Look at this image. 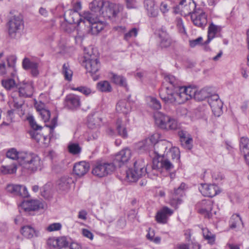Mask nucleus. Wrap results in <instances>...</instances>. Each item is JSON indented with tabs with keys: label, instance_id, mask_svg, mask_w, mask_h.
I'll return each mask as SVG.
<instances>
[{
	"label": "nucleus",
	"instance_id": "f257e3e1",
	"mask_svg": "<svg viewBox=\"0 0 249 249\" xmlns=\"http://www.w3.org/2000/svg\"><path fill=\"white\" fill-rule=\"evenodd\" d=\"M164 80V83L170 85V86L162 88L160 90V96L166 104H180L192 98L202 101L211 96L207 89L198 90L195 87H180L178 79L173 75L165 76Z\"/></svg>",
	"mask_w": 249,
	"mask_h": 249
},
{
	"label": "nucleus",
	"instance_id": "f03ea898",
	"mask_svg": "<svg viewBox=\"0 0 249 249\" xmlns=\"http://www.w3.org/2000/svg\"><path fill=\"white\" fill-rule=\"evenodd\" d=\"M6 158L17 160L25 168L34 171L41 167L40 158L36 154L24 151H18L15 148L9 149L6 153Z\"/></svg>",
	"mask_w": 249,
	"mask_h": 249
},
{
	"label": "nucleus",
	"instance_id": "7ed1b4c3",
	"mask_svg": "<svg viewBox=\"0 0 249 249\" xmlns=\"http://www.w3.org/2000/svg\"><path fill=\"white\" fill-rule=\"evenodd\" d=\"M180 159L179 149L176 147L173 148L166 154V157H161L159 159H154L153 161V169L154 170L160 169L171 171L176 164H178Z\"/></svg>",
	"mask_w": 249,
	"mask_h": 249
},
{
	"label": "nucleus",
	"instance_id": "20e7f679",
	"mask_svg": "<svg viewBox=\"0 0 249 249\" xmlns=\"http://www.w3.org/2000/svg\"><path fill=\"white\" fill-rule=\"evenodd\" d=\"M145 165L142 159L136 160L134 164V169H129L126 171V179L130 182H135L146 173L150 178H153L158 175L159 172L161 171L160 169L154 170L152 165V170L148 172L147 168H144Z\"/></svg>",
	"mask_w": 249,
	"mask_h": 249
},
{
	"label": "nucleus",
	"instance_id": "39448f33",
	"mask_svg": "<svg viewBox=\"0 0 249 249\" xmlns=\"http://www.w3.org/2000/svg\"><path fill=\"white\" fill-rule=\"evenodd\" d=\"M154 119L156 124L161 129L174 130L178 127V123L175 118L161 112L156 113Z\"/></svg>",
	"mask_w": 249,
	"mask_h": 249
},
{
	"label": "nucleus",
	"instance_id": "423d86ee",
	"mask_svg": "<svg viewBox=\"0 0 249 249\" xmlns=\"http://www.w3.org/2000/svg\"><path fill=\"white\" fill-rule=\"evenodd\" d=\"M24 28V21L22 17L19 14L12 16L7 23V30L11 38H16L20 35Z\"/></svg>",
	"mask_w": 249,
	"mask_h": 249
},
{
	"label": "nucleus",
	"instance_id": "0eeeda50",
	"mask_svg": "<svg viewBox=\"0 0 249 249\" xmlns=\"http://www.w3.org/2000/svg\"><path fill=\"white\" fill-rule=\"evenodd\" d=\"M115 170L113 163L97 161L93 166L92 174L96 177L103 178L112 173Z\"/></svg>",
	"mask_w": 249,
	"mask_h": 249
},
{
	"label": "nucleus",
	"instance_id": "6e6552de",
	"mask_svg": "<svg viewBox=\"0 0 249 249\" xmlns=\"http://www.w3.org/2000/svg\"><path fill=\"white\" fill-rule=\"evenodd\" d=\"M197 8L193 0H181L178 4L174 7L173 12L183 16H191Z\"/></svg>",
	"mask_w": 249,
	"mask_h": 249
},
{
	"label": "nucleus",
	"instance_id": "1a4fd4ad",
	"mask_svg": "<svg viewBox=\"0 0 249 249\" xmlns=\"http://www.w3.org/2000/svg\"><path fill=\"white\" fill-rule=\"evenodd\" d=\"M191 19L193 24L203 29L207 23V15L205 12L198 7L190 16Z\"/></svg>",
	"mask_w": 249,
	"mask_h": 249
},
{
	"label": "nucleus",
	"instance_id": "9d476101",
	"mask_svg": "<svg viewBox=\"0 0 249 249\" xmlns=\"http://www.w3.org/2000/svg\"><path fill=\"white\" fill-rule=\"evenodd\" d=\"M159 137L154 134L137 143V148L142 151H148L152 149L157 143Z\"/></svg>",
	"mask_w": 249,
	"mask_h": 249
},
{
	"label": "nucleus",
	"instance_id": "9b49d317",
	"mask_svg": "<svg viewBox=\"0 0 249 249\" xmlns=\"http://www.w3.org/2000/svg\"><path fill=\"white\" fill-rule=\"evenodd\" d=\"M85 68L91 74H95L99 70L100 63L97 57L94 54L85 56Z\"/></svg>",
	"mask_w": 249,
	"mask_h": 249
},
{
	"label": "nucleus",
	"instance_id": "f8f14e48",
	"mask_svg": "<svg viewBox=\"0 0 249 249\" xmlns=\"http://www.w3.org/2000/svg\"><path fill=\"white\" fill-rule=\"evenodd\" d=\"M173 148L172 144L167 141H158L154 145V151L159 159L163 156L166 157V154Z\"/></svg>",
	"mask_w": 249,
	"mask_h": 249
},
{
	"label": "nucleus",
	"instance_id": "ddd939ff",
	"mask_svg": "<svg viewBox=\"0 0 249 249\" xmlns=\"http://www.w3.org/2000/svg\"><path fill=\"white\" fill-rule=\"evenodd\" d=\"M131 156V150L128 148H124L115 154L113 163L121 166L128 162Z\"/></svg>",
	"mask_w": 249,
	"mask_h": 249
},
{
	"label": "nucleus",
	"instance_id": "4468645a",
	"mask_svg": "<svg viewBox=\"0 0 249 249\" xmlns=\"http://www.w3.org/2000/svg\"><path fill=\"white\" fill-rule=\"evenodd\" d=\"M186 184L182 183L180 185L177 189H175L174 192L171 195L170 199V205L177 209L178 206L182 203L181 197L184 194V190L185 188Z\"/></svg>",
	"mask_w": 249,
	"mask_h": 249
},
{
	"label": "nucleus",
	"instance_id": "2eb2a0df",
	"mask_svg": "<svg viewBox=\"0 0 249 249\" xmlns=\"http://www.w3.org/2000/svg\"><path fill=\"white\" fill-rule=\"evenodd\" d=\"M158 36L160 38L159 46L161 48H167L171 46L173 40L167 32L165 27L162 26L158 30Z\"/></svg>",
	"mask_w": 249,
	"mask_h": 249
},
{
	"label": "nucleus",
	"instance_id": "dca6fc26",
	"mask_svg": "<svg viewBox=\"0 0 249 249\" xmlns=\"http://www.w3.org/2000/svg\"><path fill=\"white\" fill-rule=\"evenodd\" d=\"M199 213L203 214L205 217L209 218L211 212L213 209V202L210 199H204L197 203L196 206Z\"/></svg>",
	"mask_w": 249,
	"mask_h": 249
},
{
	"label": "nucleus",
	"instance_id": "f3484780",
	"mask_svg": "<svg viewBox=\"0 0 249 249\" xmlns=\"http://www.w3.org/2000/svg\"><path fill=\"white\" fill-rule=\"evenodd\" d=\"M33 83L31 81H23L21 83L18 88V95L20 97H30L34 92Z\"/></svg>",
	"mask_w": 249,
	"mask_h": 249
},
{
	"label": "nucleus",
	"instance_id": "a211bd4d",
	"mask_svg": "<svg viewBox=\"0 0 249 249\" xmlns=\"http://www.w3.org/2000/svg\"><path fill=\"white\" fill-rule=\"evenodd\" d=\"M44 204L42 201L38 200H30L24 201L21 204L20 208L25 212L35 211L43 209Z\"/></svg>",
	"mask_w": 249,
	"mask_h": 249
},
{
	"label": "nucleus",
	"instance_id": "6ab92c4d",
	"mask_svg": "<svg viewBox=\"0 0 249 249\" xmlns=\"http://www.w3.org/2000/svg\"><path fill=\"white\" fill-rule=\"evenodd\" d=\"M6 190L14 195L23 197H27L29 196L26 187L21 185L8 184L6 187Z\"/></svg>",
	"mask_w": 249,
	"mask_h": 249
},
{
	"label": "nucleus",
	"instance_id": "aec40b11",
	"mask_svg": "<svg viewBox=\"0 0 249 249\" xmlns=\"http://www.w3.org/2000/svg\"><path fill=\"white\" fill-rule=\"evenodd\" d=\"M208 102L211 106L212 111L215 115L219 116L221 112L223 103L219 99L217 94L211 95L208 99Z\"/></svg>",
	"mask_w": 249,
	"mask_h": 249
},
{
	"label": "nucleus",
	"instance_id": "412c9836",
	"mask_svg": "<svg viewBox=\"0 0 249 249\" xmlns=\"http://www.w3.org/2000/svg\"><path fill=\"white\" fill-rule=\"evenodd\" d=\"M199 190L204 196L211 197L215 196L220 192L219 187L215 184H202Z\"/></svg>",
	"mask_w": 249,
	"mask_h": 249
},
{
	"label": "nucleus",
	"instance_id": "4be33fe9",
	"mask_svg": "<svg viewBox=\"0 0 249 249\" xmlns=\"http://www.w3.org/2000/svg\"><path fill=\"white\" fill-rule=\"evenodd\" d=\"M173 213L172 209L164 206L157 212L156 220L159 223L165 224L167 222L169 217L172 215Z\"/></svg>",
	"mask_w": 249,
	"mask_h": 249
},
{
	"label": "nucleus",
	"instance_id": "5701e85b",
	"mask_svg": "<svg viewBox=\"0 0 249 249\" xmlns=\"http://www.w3.org/2000/svg\"><path fill=\"white\" fill-rule=\"evenodd\" d=\"M67 106L71 109H75L80 107L81 105V99L79 96L70 94L65 98Z\"/></svg>",
	"mask_w": 249,
	"mask_h": 249
},
{
	"label": "nucleus",
	"instance_id": "b1692460",
	"mask_svg": "<svg viewBox=\"0 0 249 249\" xmlns=\"http://www.w3.org/2000/svg\"><path fill=\"white\" fill-rule=\"evenodd\" d=\"M89 165L85 161L76 163L73 166V171L77 176L82 177L85 175L89 170Z\"/></svg>",
	"mask_w": 249,
	"mask_h": 249
},
{
	"label": "nucleus",
	"instance_id": "393cba45",
	"mask_svg": "<svg viewBox=\"0 0 249 249\" xmlns=\"http://www.w3.org/2000/svg\"><path fill=\"white\" fill-rule=\"evenodd\" d=\"M123 10V7L119 4L108 3L106 12L108 18L116 17Z\"/></svg>",
	"mask_w": 249,
	"mask_h": 249
},
{
	"label": "nucleus",
	"instance_id": "a878e982",
	"mask_svg": "<svg viewBox=\"0 0 249 249\" xmlns=\"http://www.w3.org/2000/svg\"><path fill=\"white\" fill-rule=\"evenodd\" d=\"M12 78H7L1 81V85L7 90L15 91L18 88V84L14 78L15 77V74L12 73Z\"/></svg>",
	"mask_w": 249,
	"mask_h": 249
},
{
	"label": "nucleus",
	"instance_id": "bb28decb",
	"mask_svg": "<svg viewBox=\"0 0 249 249\" xmlns=\"http://www.w3.org/2000/svg\"><path fill=\"white\" fill-rule=\"evenodd\" d=\"M116 110L119 113L127 114L131 110L130 104L126 100H121L117 103Z\"/></svg>",
	"mask_w": 249,
	"mask_h": 249
},
{
	"label": "nucleus",
	"instance_id": "cd10ccee",
	"mask_svg": "<svg viewBox=\"0 0 249 249\" xmlns=\"http://www.w3.org/2000/svg\"><path fill=\"white\" fill-rule=\"evenodd\" d=\"M73 182L71 178L64 176L60 178L57 182L58 188L62 191H67L70 188L71 184Z\"/></svg>",
	"mask_w": 249,
	"mask_h": 249
},
{
	"label": "nucleus",
	"instance_id": "c85d7f7f",
	"mask_svg": "<svg viewBox=\"0 0 249 249\" xmlns=\"http://www.w3.org/2000/svg\"><path fill=\"white\" fill-rule=\"evenodd\" d=\"M105 4V2L103 0H94L90 3L89 8L91 12L99 16L104 13V12H102V9Z\"/></svg>",
	"mask_w": 249,
	"mask_h": 249
},
{
	"label": "nucleus",
	"instance_id": "c756f323",
	"mask_svg": "<svg viewBox=\"0 0 249 249\" xmlns=\"http://www.w3.org/2000/svg\"><path fill=\"white\" fill-rule=\"evenodd\" d=\"M21 232L22 234L27 238H32L39 236V232L36 230L32 226L26 225L22 227Z\"/></svg>",
	"mask_w": 249,
	"mask_h": 249
},
{
	"label": "nucleus",
	"instance_id": "7c9ffc66",
	"mask_svg": "<svg viewBox=\"0 0 249 249\" xmlns=\"http://www.w3.org/2000/svg\"><path fill=\"white\" fill-rule=\"evenodd\" d=\"M104 23L99 21L98 18H97V20H95L90 24L89 32L92 35H97L104 29Z\"/></svg>",
	"mask_w": 249,
	"mask_h": 249
},
{
	"label": "nucleus",
	"instance_id": "2f4dec72",
	"mask_svg": "<svg viewBox=\"0 0 249 249\" xmlns=\"http://www.w3.org/2000/svg\"><path fill=\"white\" fill-rule=\"evenodd\" d=\"M221 30V27L216 25L212 23L209 27L208 32V39L206 41V44L209 43L213 38L215 37V35L220 32Z\"/></svg>",
	"mask_w": 249,
	"mask_h": 249
},
{
	"label": "nucleus",
	"instance_id": "473e14b6",
	"mask_svg": "<svg viewBox=\"0 0 249 249\" xmlns=\"http://www.w3.org/2000/svg\"><path fill=\"white\" fill-rule=\"evenodd\" d=\"M145 6L148 14L151 17H155L158 14V10L155 7L154 0H145Z\"/></svg>",
	"mask_w": 249,
	"mask_h": 249
},
{
	"label": "nucleus",
	"instance_id": "72a5a7b5",
	"mask_svg": "<svg viewBox=\"0 0 249 249\" xmlns=\"http://www.w3.org/2000/svg\"><path fill=\"white\" fill-rule=\"evenodd\" d=\"M241 226L243 227L241 218L238 214H233L230 220V227L232 229H238Z\"/></svg>",
	"mask_w": 249,
	"mask_h": 249
},
{
	"label": "nucleus",
	"instance_id": "f704fd0d",
	"mask_svg": "<svg viewBox=\"0 0 249 249\" xmlns=\"http://www.w3.org/2000/svg\"><path fill=\"white\" fill-rule=\"evenodd\" d=\"M109 77L111 81L116 85L126 87V79L123 76L112 72L110 73Z\"/></svg>",
	"mask_w": 249,
	"mask_h": 249
},
{
	"label": "nucleus",
	"instance_id": "c9c22d12",
	"mask_svg": "<svg viewBox=\"0 0 249 249\" xmlns=\"http://www.w3.org/2000/svg\"><path fill=\"white\" fill-rule=\"evenodd\" d=\"M116 128L119 135L124 138L127 137V132L125 126V123L124 121L120 119H118L116 122Z\"/></svg>",
	"mask_w": 249,
	"mask_h": 249
},
{
	"label": "nucleus",
	"instance_id": "e433bc0d",
	"mask_svg": "<svg viewBox=\"0 0 249 249\" xmlns=\"http://www.w3.org/2000/svg\"><path fill=\"white\" fill-rule=\"evenodd\" d=\"M17 170V164L13 163L10 165H2L0 168V173L3 175L14 174Z\"/></svg>",
	"mask_w": 249,
	"mask_h": 249
},
{
	"label": "nucleus",
	"instance_id": "4c0bfd02",
	"mask_svg": "<svg viewBox=\"0 0 249 249\" xmlns=\"http://www.w3.org/2000/svg\"><path fill=\"white\" fill-rule=\"evenodd\" d=\"M66 14H69L70 17L71 18V19H68V21L71 23H75L78 25L80 22H82V18H81L80 15L77 12L70 10L66 12L65 14V16Z\"/></svg>",
	"mask_w": 249,
	"mask_h": 249
},
{
	"label": "nucleus",
	"instance_id": "58836bf2",
	"mask_svg": "<svg viewBox=\"0 0 249 249\" xmlns=\"http://www.w3.org/2000/svg\"><path fill=\"white\" fill-rule=\"evenodd\" d=\"M146 103L149 107L154 109L158 110L160 109L161 107V105L160 101L154 97H147Z\"/></svg>",
	"mask_w": 249,
	"mask_h": 249
},
{
	"label": "nucleus",
	"instance_id": "ea45409f",
	"mask_svg": "<svg viewBox=\"0 0 249 249\" xmlns=\"http://www.w3.org/2000/svg\"><path fill=\"white\" fill-rule=\"evenodd\" d=\"M12 98L9 101L10 107L12 109L20 108L23 104V101L19 97L12 96Z\"/></svg>",
	"mask_w": 249,
	"mask_h": 249
},
{
	"label": "nucleus",
	"instance_id": "a19ab883",
	"mask_svg": "<svg viewBox=\"0 0 249 249\" xmlns=\"http://www.w3.org/2000/svg\"><path fill=\"white\" fill-rule=\"evenodd\" d=\"M97 16L94 13L89 11L84 12L80 15V17L82 18V22H85V20H87L89 24L95 20H97Z\"/></svg>",
	"mask_w": 249,
	"mask_h": 249
},
{
	"label": "nucleus",
	"instance_id": "79ce46f5",
	"mask_svg": "<svg viewBox=\"0 0 249 249\" xmlns=\"http://www.w3.org/2000/svg\"><path fill=\"white\" fill-rule=\"evenodd\" d=\"M52 186L51 183H47L41 189V195L45 199H49L52 196Z\"/></svg>",
	"mask_w": 249,
	"mask_h": 249
},
{
	"label": "nucleus",
	"instance_id": "37998d69",
	"mask_svg": "<svg viewBox=\"0 0 249 249\" xmlns=\"http://www.w3.org/2000/svg\"><path fill=\"white\" fill-rule=\"evenodd\" d=\"M97 89L102 92H109L112 90V87L109 82L102 81L97 84Z\"/></svg>",
	"mask_w": 249,
	"mask_h": 249
},
{
	"label": "nucleus",
	"instance_id": "c03bdc74",
	"mask_svg": "<svg viewBox=\"0 0 249 249\" xmlns=\"http://www.w3.org/2000/svg\"><path fill=\"white\" fill-rule=\"evenodd\" d=\"M202 233L205 239L207 240L208 243L213 244L215 241V236L208 228L202 229Z\"/></svg>",
	"mask_w": 249,
	"mask_h": 249
},
{
	"label": "nucleus",
	"instance_id": "a18cd8bd",
	"mask_svg": "<svg viewBox=\"0 0 249 249\" xmlns=\"http://www.w3.org/2000/svg\"><path fill=\"white\" fill-rule=\"evenodd\" d=\"M22 66L25 70H31L35 68H38V63L36 61L31 60L29 58H25L22 61Z\"/></svg>",
	"mask_w": 249,
	"mask_h": 249
},
{
	"label": "nucleus",
	"instance_id": "49530a36",
	"mask_svg": "<svg viewBox=\"0 0 249 249\" xmlns=\"http://www.w3.org/2000/svg\"><path fill=\"white\" fill-rule=\"evenodd\" d=\"M62 73L63 74L65 79L68 81H71L72 78V71L70 69L69 65L68 63H65L63 65Z\"/></svg>",
	"mask_w": 249,
	"mask_h": 249
},
{
	"label": "nucleus",
	"instance_id": "de8ad7c7",
	"mask_svg": "<svg viewBox=\"0 0 249 249\" xmlns=\"http://www.w3.org/2000/svg\"><path fill=\"white\" fill-rule=\"evenodd\" d=\"M199 245L197 243L181 244L177 246V249H199Z\"/></svg>",
	"mask_w": 249,
	"mask_h": 249
},
{
	"label": "nucleus",
	"instance_id": "09e8293b",
	"mask_svg": "<svg viewBox=\"0 0 249 249\" xmlns=\"http://www.w3.org/2000/svg\"><path fill=\"white\" fill-rule=\"evenodd\" d=\"M240 147L241 151L246 152L249 151V140L247 138L242 137L240 140Z\"/></svg>",
	"mask_w": 249,
	"mask_h": 249
},
{
	"label": "nucleus",
	"instance_id": "8fccbe9b",
	"mask_svg": "<svg viewBox=\"0 0 249 249\" xmlns=\"http://www.w3.org/2000/svg\"><path fill=\"white\" fill-rule=\"evenodd\" d=\"M71 89L72 90L78 91L86 96H88L93 92L89 88L84 86H80L77 88H71Z\"/></svg>",
	"mask_w": 249,
	"mask_h": 249
},
{
	"label": "nucleus",
	"instance_id": "3c124183",
	"mask_svg": "<svg viewBox=\"0 0 249 249\" xmlns=\"http://www.w3.org/2000/svg\"><path fill=\"white\" fill-rule=\"evenodd\" d=\"M69 151L74 155L79 154L81 151V148L77 143H71L68 146Z\"/></svg>",
	"mask_w": 249,
	"mask_h": 249
},
{
	"label": "nucleus",
	"instance_id": "603ef678",
	"mask_svg": "<svg viewBox=\"0 0 249 249\" xmlns=\"http://www.w3.org/2000/svg\"><path fill=\"white\" fill-rule=\"evenodd\" d=\"M176 25L179 32L181 34L186 35V32L184 25L182 19L181 18H177Z\"/></svg>",
	"mask_w": 249,
	"mask_h": 249
},
{
	"label": "nucleus",
	"instance_id": "864d4df0",
	"mask_svg": "<svg viewBox=\"0 0 249 249\" xmlns=\"http://www.w3.org/2000/svg\"><path fill=\"white\" fill-rule=\"evenodd\" d=\"M138 29L133 28L130 30L128 32L126 33L124 35V39L126 40H128L132 37H136L138 35Z\"/></svg>",
	"mask_w": 249,
	"mask_h": 249
},
{
	"label": "nucleus",
	"instance_id": "5fc2aeb1",
	"mask_svg": "<svg viewBox=\"0 0 249 249\" xmlns=\"http://www.w3.org/2000/svg\"><path fill=\"white\" fill-rule=\"evenodd\" d=\"M62 228V225L60 223H54L49 225L46 230L50 232L59 231Z\"/></svg>",
	"mask_w": 249,
	"mask_h": 249
},
{
	"label": "nucleus",
	"instance_id": "6e6d98bb",
	"mask_svg": "<svg viewBox=\"0 0 249 249\" xmlns=\"http://www.w3.org/2000/svg\"><path fill=\"white\" fill-rule=\"evenodd\" d=\"M40 112L39 113L42 120L45 123H46L50 119V112L45 108L43 110H40Z\"/></svg>",
	"mask_w": 249,
	"mask_h": 249
},
{
	"label": "nucleus",
	"instance_id": "4d7b16f0",
	"mask_svg": "<svg viewBox=\"0 0 249 249\" xmlns=\"http://www.w3.org/2000/svg\"><path fill=\"white\" fill-rule=\"evenodd\" d=\"M99 135L98 130H90L88 132V135L87 138L88 141H92L96 139Z\"/></svg>",
	"mask_w": 249,
	"mask_h": 249
},
{
	"label": "nucleus",
	"instance_id": "13d9d810",
	"mask_svg": "<svg viewBox=\"0 0 249 249\" xmlns=\"http://www.w3.org/2000/svg\"><path fill=\"white\" fill-rule=\"evenodd\" d=\"M31 127L35 130L41 129L42 127L37 124L33 116H30L27 118Z\"/></svg>",
	"mask_w": 249,
	"mask_h": 249
},
{
	"label": "nucleus",
	"instance_id": "bf43d9fd",
	"mask_svg": "<svg viewBox=\"0 0 249 249\" xmlns=\"http://www.w3.org/2000/svg\"><path fill=\"white\" fill-rule=\"evenodd\" d=\"M29 133L31 137L37 142H39L42 138V135L37 132L36 130H32Z\"/></svg>",
	"mask_w": 249,
	"mask_h": 249
},
{
	"label": "nucleus",
	"instance_id": "052dcab7",
	"mask_svg": "<svg viewBox=\"0 0 249 249\" xmlns=\"http://www.w3.org/2000/svg\"><path fill=\"white\" fill-rule=\"evenodd\" d=\"M193 142V139L191 136L188 137V138L183 139L181 140V142L182 145L184 146L187 149H191L192 148V143Z\"/></svg>",
	"mask_w": 249,
	"mask_h": 249
},
{
	"label": "nucleus",
	"instance_id": "680f3d73",
	"mask_svg": "<svg viewBox=\"0 0 249 249\" xmlns=\"http://www.w3.org/2000/svg\"><path fill=\"white\" fill-rule=\"evenodd\" d=\"M169 1L168 0H164L161 2L160 6V10L163 13H167L170 8V7L168 5Z\"/></svg>",
	"mask_w": 249,
	"mask_h": 249
},
{
	"label": "nucleus",
	"instance_id": "e2e57ef3",
	"mask_svg": "<svg viewBox=\"0 0 249 249\" xmlns=\"http://www.w3.org/2000/svg\"><path fill=\"white\" fill-rule=\"evenodd\" d=\"M47 244L51 248L58 247V238H50L47 241Z\"/></svg>",
	"mask_w": 249,
	"mask_h": 249
},
{
	"label": "nucleus",
	"instance_id": "0e129e2a",
	"mask_svg": "<svg viewBox=\"0 0 249 249\" xmlns=\"http://www.w3.org/2000/svg\"><path fill=\"white\" fill-rule=\"evenodd\" d=\"M69 243L65 237L58 238V247H69Z\"/></svg>",
	"mask_w": 249,
	"mask_h": 249
},
{
	"label": "nucleus",
	"instance_id": "69168bd1",
	"mask_svg": "<svg viewBox=\"0 0 249 249\" xmlns=\"http://www.w3.org/2000/svg\"><path fill=\"white\" fill-rule=\"evenodd\" d=\"M82 233L84 237L88 238L91 240L93 239V234L89 230L83 229H82Z\"/></svg>",
	"mask_w": 249,
	"mask_h": 249
},
{
	"label": "nucleus",
	"instance_id": "338daca9",
	"mask_svg": "<svg viewBox=\"0 0 249 249\" xmlns=\"http://www.w3.org/2000/svg\"><path fill=\"white\" fill-rule=\"evenodd\" d=\"M126 5L127 8H135L137 7V2L135 0H125Z\"/></svg>",
	"mask_w": 249,
	"mask_h": 249
},
{
	"label": "nucleus",
	"instance_id": "774afa93",
	"mask_svg": "<svg viewBox=\"0 0 249 249\" xmlns=\"http://www.w3.org/2000/svg\"><path fill=\"white\" fill-rule=\"evenodd\" d=\"M202 41V37H199L197 38L190 41V45L191 47H195L199 45Z\"/></svg>",
	"mask_w": 249,
	"mask_h": 249
}]
</instances>
